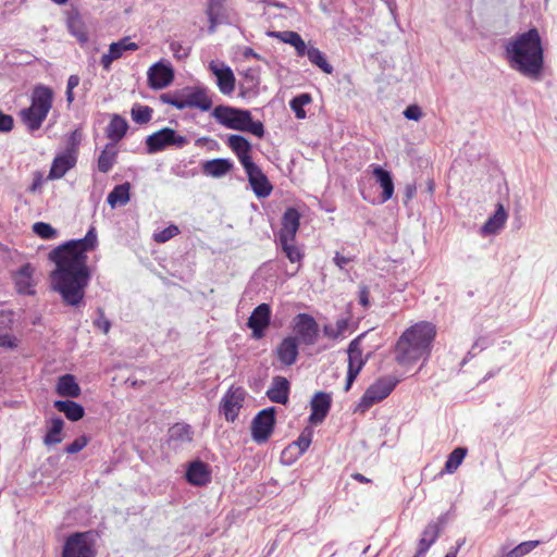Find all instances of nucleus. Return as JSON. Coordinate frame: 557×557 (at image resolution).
Returning <instances> with one entry per match:
<instances>
[{
  "instance_id": "1",
  "label": "nucleus",
  "mask_w": 557,
  "mask_h": 557,
  "mask_svg": "<svg viewBox=\"0 0 557 557\" xmlns=\"http://www.w3.org/2000/svg\"><path fill=\"white\" fill-rule=\"evenodd\" d=\"M96 245V228L90 227L84 238L70 240L49 253V259L55 263L50 273V286L59 293L65 306L78 308L84 305L85 289L91 277L86 252Z\"/></svg>"
},
{
  "instance_id": "2",
  "label": "nucleus",
  "mask_w": 557,
  "mask_h": 557,
  "mask_svg": "<svg viewBox=\"0 0 557 557\" xmlns=\"http://www.w3.org/2000/svg\"><path fill=\"white\" fill-rule=\"evenodd\" d=\"M510 66L532 81H539L544 71V48L536 28L518 35L506 49Z\"/></svg>"
},
{
  "instance_id": "3",
  "label": "nucleus",
  "mask_w": 557,
  "mask_h": 557,
  "mask_svg": "<svg viewBox=\"0 0 557 557\" xmlns=\"http://www.w3.org/2000/svg\"><path fill=\"white\" fill-rule=\"evenodd\" d=\"M435 326L430 322H419L406 330L396 343L395 360L409 366L419 359L428 358L435 337Z\"/></svg>"
},
{
  "instance_id": "4",
  "label": "nucleus",
  "mask_w": 557,
  "mask_h": 557,
  "mask_svg": "<svg viewBox=\"0 0 557 557\" xmlns=\"http://www.w3.org/2000/svg\"><path fill=\"white\" fill-rule=\"evenodd\" d=\"M212 116L226 128L249 132L259 138L264 135L263 124L252 121L248 110L220 104L213 109Z\"/></svg>"
},
{
  "instance_id": "5",
  "label": "nucleus",
  "mask_w": 557,
  "mask_h": 557,
  "mask_svg": "<svg viewBox=\"0 0 557 557\" xmlns=\"http://www.w3.org/2000/svg\"><path fill=\"white\" fill-rule=\"evenodd\" d=\"M52 90L44 85H38L32 94V104L21 111V119L30 132L40 128L52 107Z\"/></svg>"
},
{
  "instance_id": "6",
  "label": "nucleus",
  "mask_w": 557,
  "mask_h": 557,
  "mask_svg": "<svg viewBox=\"0 0 557 557\" xmlns=\"http://www.w3.org/2000/svg\"><path fill=\"white\" fill-rule=\"evenodd\" d=\"M398 382V379L394 375L379 377L366 389L357 406V410L364 412L374 404L385 399L393 392Z\"/></svg>"
},
{
  "instance_id": "7",
  "label": "nucleus",
  "mask_w": 557,
  "mask_h": 557,
  "mask_svg": "<svg viewBox=\"0 0 557 557\" xmlns=\"http://www.w3.org/2000/svg\"><path fill=\"white\" fill-rule=\"evenodd\" d=\"M62 557H96L94 534L91 532L71 534L65 540Z\"/></svg>"
},
{
  "instance_id": "8",
  "label": "nucleus",
  "mask_w": 557,
  "mask_h": 557,
  "mask_svg": "<svg viewBox=\"0 0 557 557\" xmlns=\"http://www.w3.org/2000/svg\"><path fill=\"white\" fill-rule=\"evenodd\" d=\"M189 143L186 136L177 134L173 128L164 127L146 138L147 152L152 154L164 150L169 146L183 148Z\"/></svg>"
},
{
  "instance_id": "9",
  "label": "nucleus",
  "mask_w": 557,
  "mask_h": 557,
  "mask_svg": "<svg viewBox=\"0 0 557 557\" xmlns=\"http://www.w3.org/2000/svg\"><path fill=\"white\" fill-rule=\"evenodd\" d=\"M366 336V333L360 334L355 339H352L348 346V370H347V379L345 384V392H348L362 370L363 366L367 362V358L362 357L361 349V341Z\"/></svg>"
},
{
  "instance_id": "10",
  "label": "nucleus",
  "mask_w": 557,
  "mask_h": 557,
  "mask_svg": "<svg viewBox=\"0 0 557 557\" xmlns=\"http://www.w3.org/2000/svg\"><path fill=\"white\" fill-rule=\"evenodd\" d=\"M275 424V408L269 407L257 413L251 422V436L255 442L265 443L271 436Z\"/></svg>"
},
{
  "instance_id": "11",
  "label": "nucleus",
  "mask_w": 557,
  "mask_h": 557,
  "mask_svg": "<svg viewBox=\"0 0 557 557\" xmlns=\"http://www.w3.org/2000/svg\"><path fill=\"white\" fill-rule=\"evenodd\" d=\"M294 331L296 333L298 343L306 346L313 345L319 335V325L317 321L307 313H300L296 317V322L294 326Z\"/></svg>"
},
{
  "instance_id": "12",
  "label": "nucleus",
  "mask_w": 557,
  "mask_h": 557,
  "mask_svg": "<svg viewBox=\"0 0 557 557\" xmlns=\"http://www.w3.org/2000/svg\"><path fill=\"white\" fill-rule=\"evenodd\" d=\"M210 72L215 76L216 86L221 94L231 95L235 89V75L232 69L222 61L212 60L209 63Z\"/></svg>"
},
{
  "instance_id": "13",
  "label": "nucleus",
  "mask_w": 557,
  "mask_h": 557,
  "mask_svg": "<svg viewBox=\"0 0 557 557\" xmlns=\"http://www.w3.org/2000/svg\"><path fill=\"white\" fill-rule=\"evenodd\" d=\"M245 399V391L240 387H231L223 396L220 404V411L224 414L225 419L234 422L238 417L239 410L243 407Z\"/></svg>"
},
{
  "instance_id": "14",
  "label": "nucleus",
  "mask_w": 557,
  "mask_h": 557,
  "mask_svg": "<svg viewBox=\"0 0 557 557\" xmlns=\"http://www.w3.org/2000/svg\"><path fill=\"white\" fill-rule=\"evenodd\" d=\"M249 184L259 198L268 197L272 191V185L262 170L255 163L244 166Z\"/></svg>"
},
{
  "instance_id": "15",
  "label": "nucleus",
  "mask_w": 557,
  "mask_h": 557,
  "mask_svg": "<svg viewBox=\"0 0 557 557\" xmlns=\"http://www.w3.org/2000/svg\"><path fill=\"white\" fill-rule=\"evenodd\" d=\"M271 308L268 304H260L255 308L248 319L247 325L252 331V337L260 339L270 324Z\"/></svg>"
},
{
  "instance_id": "16",
  "label": "nucleus",
  "mask_w": 557,
  "mask_h": 557,
  "mask_svg": "<svg viewBox=\"0 0 557 557\" xmlns=\"http://www.w3.org/2000/svg\"><path fill=\"white\" fill-rule=\"evenodd\" d=\"M147 76L152 89H162L172 83L174 72L170 65H166L163 62H157L150 66Z\"/></svg>"
},
{
  "instance_id": "17",
  "label": "nucleus",
  "mask_w": 557,
  "mask_h": 557,
  "mask_svg": "<svg viewBox=\"0 0 557 557\" xmlns=\"http://www.w3.org/2000/svg\"><path fill=\"white\" fill-rule=\"evenodd\" d=\"M298 339L294 336L285 337L276 347L277 360L285 367L293 366L298 358Z\"/></svg>"
},
{
  "instance_id": "18",
  "label": "nucleus",
  "mask_w": 557,
  "mask_h": 557,
  "mask_svg": "<svg viewBox=\"0 0 557 557\" xmlns=\"http://www.w3.org/2000/svg\"><path fill=\"white\" fill-rule=\"evenodd\" d=\"M184 109L197 108L201 111H209L212 107V100L208 95V90L202 87H195L186 90L184 94Z\"/></svg>"
},
{
  "instance_id": "19",
  "label": "nucleus",
  "mask_w": 557,
  "mask_h": 557,
  "mask_svg": "<svg viewBox=\"0 0 557 557\" xmlns=\"http://www.w3.org/2000/svg\"><path fill=\"white\" fill-rule=\"evenodd\" d=\"M137 49L138 45L131 41L128 37L122 38L110 45L108 53L101 57L100 63L104 70H109L112 62L121 58L125 51H135Z\"/></svg>"
},
{
  "instance_id": "20",
  "label": "nucleus",
  "mask_w": 557,
  "mask_h": 557,
  "mask_svg": "<svg viewBox=\"0 0 557 557\" xmlns=\"http://www.w3.org/2000/svg\"><path fill=\"white\" fill-rule=\"evenodd\" d=\"M300 225V213L295 208H287L282 216V227L278 238L295 240Z\"/></svg>"
},
{
  "instance_id": "21",
  "label": "nucleus",
  "mask_w": 557,
  "mask_h": 557,
  "mask_svg": "<svg viewBox=\"0 0 557 557\" xmlns=\"http://www.w3.org/2000/svg\"><path fill=\"white\" fill-rule=\"evenodd\" d=\"M331 396L323 392H319L313 396L310 404L311 414L309 417V421L312 424H319L325 419L331 408Z\"/></svg>"
},
{
  "instance_id": "22",
  "label": "nucleus",
  "mask_w": 557,
  "mask_h": 557,
  "mask_svg": "<svg viewBox=\"0 0 557 557\" xmlns=\"http://www.w3.org/2000/svg\"><path fill=\"white\" fill-rule=\"evenodd\" d=\"M186 480L195 486H203L211 481V471L207 463L196 460L189 463Z\"/></svg>"
},
{
  "instance_id": "23",
  "label": "nucleus",
  "mask_w": 557,
  "mask_h": 557,
  "mask_svg": "<svg viewBox=\"0 0 557 557\" xmlns=\"http://www.w3.org/2000/svg\"><path fill=\"white\" fill-rule=\"evenodd\" d=\"M77 156L72 152H63L57 156L49 171V180L62 178L76 164Z\"/></svg>"
},
{
  "instance_id": "24",
  "label": "nucleus",
  "mask_w": 557,
  "mask_h": 557,
  "mask_svg": "<svg viewBox=\"0 0 557 557\" xmlns=\"http://www.w3.org/2000/svg\"><path fill=\"white\" fill-rule=\"evenodd\" d=\"M227 146L237 156L243 168L253 162L250 157L251 145L244 136L230 135L227 137Z\"/></svg>"
},
{
  "instance_id": "25",
  "label": "nucleus",
  "mask_w": 557,
  "mask_h": 557,
  "mask_svg": "<svg viewBox=\"0 0 557 557\" xmlns=\"http://www.w3.org/2000/svg\"><path fill=\"white\" fill-rule=\"evenodd\" d=\"M311 441L312 431L308 429L304 430L299 435L298 440L283 450L282 458L285 459L288 457L289 459L296 460L305 451H307L311 444Z\"/></svg>"
},
{
  "instance_id": "26",
  "label": "nucleus",
  "mask_w": 557,
  "mask_h": 557,
  "mask_svg": "<svg viewBox=\"0 0 557 557\" xmlns=\"http://www.w3.org/2000/svg\"><path fill=\"white\" fill-rule=\"evenodd\" d=\"M34 267L30 263L22 265L14 276L16 289L20 294L33 295L34 290Z\"/></svg>"
},
{
  "instance_id": "27",
  "label": "nucleus",
  "mask_w": 557,
  "mask_h": 557,
  "mask_svg": "<svg viewBox=\"0 0 557 557\" xmlns=\"http://www.w3.org/2000/svg\"><path fill=\"white\" fill-rule=\"evenodd\" d=\"M289 382L284 376L273 377L270 388L267 391V396L273 403L285 405L288 401Z\"/></svg>"
},
{
  "instance_id": "28",
  "label": "nucleus",
  "mask_w": 557,
  "mask_h": 557,
  "mask_svg": "<svg viewBox=\"0 0 557 557\" xmlns=\"http://www.w3.org/2000/svg\"><path fill=\"white\" fill-rule=\"evenodd\" d=\"M201 169L206 176L219 178L225 176L233 169V162L222 158L212 159L205 161Z\"/></svg>"
},
{
  "instance_id": "29",
  "label": "nucleus",
  "mask_w": 557,
  "mask_h": 557,
  "mask_svg": "<svg viewBox=\"0 0 557 557\" xmlns=\"http://www.w3.org/2000/svg\"><path fill=\"white\" fill-rule=\"evenodd\" d=\"M55 392L61 397L76 398L82 389L73 374H64L58 379Z\"/></svg>"
},
{
  "instance_id": "30",
  "label": "nucleus",
  "mask_w": 557,
  "mask_h": 557,
  "mask_svg": "<svg viewBox=\"0 0 557 557\" xmlns=\"http://www.w3.org/2000/svg\"><path fill=\"white\" fill-rule=\"evenodd\" d=\"M440 535V527L434 523H429L421 534L418 544V550L413 557H423L429 548L435 543Z\"/></svg>"
},
{
  "instance_id": "31",
  "label": "nucleus",
  "mask_w": 557,
  "mask_h": 557,
  "mask_svg": "<svg viewBox=\"0 0 557 557\" xmlns=\"http://www.w3.org/2000/svg\"><path fill=\"white\" fill-rule=\"evenodd\" d=\"M373 175L383 189L382 201L385 202L389 200L394 194V183L392 174L387 170H384L382 166L374 165Z\"/></svg>"
},
{
  "instance_id": "32",
  "label": "nucleus",
  "mask_w": 557,
  "mask_h": 557,
  "mask_svg": "<svg viewBox=\"0 0 557 557\" xmlns=\"http://www.w3.org/2000/svg\"><path fill=\"white\" fill-rule=\"evenodd\" d=\"M53 407L65 414L70 421H78L85 414V409L78 403L73 400H55Z\"/></svg>"
},
{
  "instance_id": "33",
  "label": "nucleus",
  "mask_w": 557,
  "mask_h": 557,
  "mask_svg": "<svg viewBox=\"0 0 557 557\" xmlns=\"http://www.w3.org/2000/svg\"><path fill=\"white\" fill-rule=\"evenodd\" d=\"M117 158V148L114 143H109L106 145L103 150L100 152L97 168L101 173H108L112 170L113 165L116 163Z\"/></svg>"
},
{
  "instance_id": "34",
  "label": "nucleus",
  "mask_w": 557,
  "mask_h": 557,
  "mask_svg": "<svg viewBox=\"0 0 557 557\" xmlns=\"http://www.w3.org/2000/svg\"><path fill=\"white\" fill-rule=\"evenodd\" d=\"M271 36L276 37L283 42L293 46L298 57H304L306 54L308 47L298 33L292 30L274 32L271 34Z\"/></svg>"
},
{
  "instance_id": "35",
  "label": "nucleus",
  "mask_w": 557,
  "mask_h": 557,
  "mask_svg": "<svg viewBox=\"0 0 557 557\" xmlns=\"http://www.w3.org/2000/svg\"><path fill=\"white\" fill-rule=\"evenodd\" d=\"M209 20V33L215 32L216 25L222 22V17L225 15L223 0H208L206 10Z\"/></svg>"
},
{
  "instance_id": "36",
  "label": "nucleus",
  "mask_w": 557,
  "mask_h": 557,
  "mask_svg": "<svg viewBox=\"0 0 557 557\" xmlns=\"http://www.w3.org/2000/svg\"><path fill=\"white\" fill-rule=\"evenodd\" d=\"M129 183L116 185L108 195L107 201L111 208L125 206L129 201Z\"/></svg>"
},
{
  "instance_id": "37",
  "label": "nucleus",
  "mask_w": 557,
  "mask_h": 557,
  "mask_svg": "<svg viewBox=\"0 0 557 557\" xmlns=\"http://www.w3.org/2000/svg\"><path fill=\"white\" fill-rule=\"evenodd\" d=\"M127 128L128 124L125 119L120 115H113L107 127V136L111 139V143L116 145V143L124 137Z\"/></svg>"
},
{
  "instance_id": "38",
  "label": "nucleus",
  "mask_w": 557,
  "mask_h": 557,
  "mask_svg": "<svg viewBox=\"0 0 557 557\" xmlns=\"http://www.w3.org/2000/svg\"><path fill=\"white\" fill-rule=\"evenodd\" d=\"M259 76L251 70L247 71L239 83L240 96L244 98L258 95Z\"/></svg>"
},
{
  "instance_id": "39",
  "label": "nucleus",
  "mask_w": 557,
  "mask_h": 557,
  "mask_svg": "<svg viewBox=\"0 0 557 557\" xmlns=\"http://www.w3.org/2000/svg\"><path fill=\"white\" fill-rule=\"evenodd\" d=\"M64 426V421L60 417H54L50 421V426L44 437V443L47 446L55 445L62 442L61 433Z\"/></svg>"
},
{
  "instance_id": "40",
  "label": "nucleus",
  "mask_w": 557,
  "mask_h": 557,
  "mask_svg": "<svg viewBox=\"0 0 557 557\" xmlns=\"http://www.w3.org/2000/svg\"><path fill=\"white\" fill-rule=\"evenodd\" d=\"M309 61L321 69L324 73L331 74L333 66L326 61L324 54L315 47H309L306 50V54Z\"/></svg>"
},
{
  "instance_id": "41",
  "label": "nucleus",
  "mask_w": 557,
  "mask_h": 557,
  "mask_svg": "<svg viewBox=\"0 0 557 557\" xmlns=\"http://www.w3.org/2000/svg\"><path fill=\"white\" fill-rule=\"evenodd\" d=\"M348 330V319L341 318L333 324H325L323 327V333L326 337L331 339H338L345 336L346 331Z\"/></svg>"
},
{
  "instance_id": "42",
  "label": "nucleus",
  "mask_w": 557,
  "mask_h": 557,
  "mask_svg": "<svg viewBox=\"0 0 557 557\" xmlns=\"http://www.w3.org/2000/svg\"><path fill=\"white\" fill-rule=\"evenodd\" d=\"M467 449L463 447L455 448L448 456L444 471L447 473H454L458 467L461 465L463 458L466 457Z\"/></svg>"
},
{
  "instance_id": "43",
  "label": "nucleus",
  "mask_w": 557,
  "mask_h": 557,
  "mask_svg": "<svg viewBox=\"0 0 557 557\" xmlns=\"http://www.w3.org/2000/svg\"><path fill=\"white\" fill-rule=\"evenodd\" d=\"M508 214L503 205L498 203L493 216L490 218V234L502 230L507 221Z\"/></svg>"
},
{
  "instance_id": "44",
  "label": "nucleus",
  "mask_w": 557,
  "mask_h": 557,
  "mask_svg": "<svg viewBox=\"0 0 557 557\" xmlns=\"http://www.w3.org/2000/svg\"><path fill=\"white\" fill-rule=\"evenodd\" d=\"M169 432L171 440L181 442H190L193 440V431L188 424L176 423Z\"/></svg>"
},
{
  "instance_id": "45",
  "label": "nucleus",
  "mask_w": 557,
  "mask_h": 557,
  "mask_svg": "<svg viewBox=\"0 0 557 557\" xmlns=\"http://www.w3.org/2000/svg\"><path fill=\"white\" fill-rule=\"evenodd\" d=\"M311 102V96L309 94H301L296 97H294L290 102V109L294 111L297 119H305L306 117V111L304 110V107Z\"/></svg>"
},
{
  "instance_id": "46",
  "label": "nucleus",
  "mask_w": 557,
  "mask_h": 557,
  "mask_svg": "<svg viewBox=\"0 0 557 557\" xmlns=\"http://www.w3.org/2000/svg\"><path fill=\"white\" fill-rule=\"evenodd\" d=\"M294 242L295 240H284V238H278L282 250L292 263L300 262L302 259V253Z\"/></svg>"
},
{
  "instance_id": "47",
  "label": "nucleus",
  "mask_w": 557,
  "mask_h": 557,
  "mask_svg": "<svg viewBox=\"0 0 557 557\" xmlns=\"http://www.w3.org/2000/svg\"><path fill=\"white\" fill-rule=\"evenodd\" d=\"M152 112V109L148 106H134L132 108V119L138 124H145L151 120Z\"/></svg>"
},
{
  "instance_id": "48",
  "label": "nucleus",
  "mask_w": 557,
  "mask_h": 557,
  "mask_svg": "<svg viewBox=\"0 0 557 557\" xmlns=\"http://www.w3.org/2000/svg\"><path fill=\"white\" fill-rule=\"evenodd\" d=\"M180 234L178 226L171 224L162 231L154 232L152 238L156 243L164 244Z\"/></svg>"
},
{
  "instance_id": "49",
  "label": "nucleus",
  "mask_w": 557,
  "mask_h": 557,
  "mask_svg": "<svg viewBox=\"0 0 557 557\" xmlns=\"http://www.w3.org/2000/svg\"><path fill=\"white\" fill-rule=\"evenodd\" d=\"M539 544V541L522 542L508 553V557H523L537 547Z\"/></svg>"
},
{
  "instance_id": "50",
  "label": "nucleus",
  "mask_w": 557,
  "mask_h": 557,
  "mask_svg": "<svg viewBox=\"0 0 557 557\" xmlns=\"http://www.w3.org/2000/svg\"><path fill=\"white\" fill-rule=\"evenodd\" d=\"M33 231L44 239H51L57 235V231L50 224L45 222H36L33 225Z\"/></svg>"
},
{
  "instance_id": "51",
  "label": "nucleus",
  "mask_w": 557,
  "mask_h": 557,
  "mask_svg": "<svg viewBox=\"0 0 557 557\" xmlns=\"http://www.w3.org/2000/svg\"><path fill=\"white\" fill-rule=\"evenodd\" d=\"M82 132L79 129L73 131L66 141V150L65 152H72L77 156V148L82 141Z\"/></svg>"
},
{
  "instance_id": "52",
  "label": "nucleus",
  "mask_w": 557,
  "mask_h": 557,
  "mask_svg": "<svg viewBox=\"0 0 557 557\" xmlns=\"http://www.w3.org/2000/svg\"><path fill=\"white\" fill-rule=\"evenodd\" d=\"M89 443V438L86 435H82L74 440L71 444L65 447V453L67 454H76L84 449Z\"/></svg>"
},
{
  "instance_id": "53",
  "label": "nucleus",
  "mask_w": 557,
  "mask_h": 557,
  "mask_svg": "<svg viewBox=\"0 0 557 557\" xmlns=\"http://www.w3.org/2000/svg\"><path fill=\"white\" fill-rule=\"evenodd\" d=\"M160 100L163 102V103H166V104H171L173 106L174 108L178 109V110H183L184 107L181 106V104H184V95L183 96H180V95H173V94H162L160 96Z\"/></svg>"
},
{
  "instance_id": "54",
  "label": "nucleus",
  "mask_w": 557,
  "mask_h": 557,
  "mask_svg": "<svg viewBox=\"0 0 557 557\" xmlns=\"http://www.w3.org/2000/svg\"><path fill=\"white\" fill-rule=\"evenodd\" d=\"M170 49L173 52L174 57L178 60H183L189 55L190 47L183 46L178 41H172L170 44Z\"/></svg>"
},
{
  "instance_id": "55",
  "label": "nucleus",
  "mask_w": 557,
  "mask_h": 557,
  "mask_svg": "<svg viewBox=\"0 0 557 557\" xmlns=\"http://www.w3.org/2000/svg\"><path fill=\"white\" fill-rule=\"evenodd\" d=\"M404 116L411 121H419L422 117V110L418 104L408 106L404 112Z\"/></svg>"
},
{
  "instance_id": "56",
  "label": "nucleus",
  "mask_w": 557,
  "mask_h": 557,
  "mask_svg": "<svg viewBox=\"0 0 557 557\" xmlns=\"http://www.w3.org/2000/svg\"><path fill=\"white\" fill-rule=\"evenodd\" d=\"M99 318L94 322L95 326L108 334L111 327V322L104 317L101 309H98Z\"/></svg>"
},
{
  "instance_id": "57",
  "label": "nucleus",
  "mask_w": 557,
  "mask_h": 557,
  "mask_svg": "<svg viewBox=\"0 0 557 557\" xmlns=\"http://www.w3.org/2000/svg\"><path fill=\"white\" fill-rule=\"evenodd\" d=\"M13 117L9 114H4L0 111V132L8 133L13 128Z\"/></svg>"
},
{
  "instance_id": "58",
  "label": "nucleus",
  "mask_w": 557,
  "mask_h": 557,
  "mask_svg": "<svg viewBox=\"0 0 557 557\" xmlns=\"http://www.w3.org/2000/svg\"><path fill=\"white\" fill-rule=\"evenodd\" d=\"M17 346L16 338L10 334L0 335V347L15 348Z\"/></svg>"
},
{
  "instance_id": "59",
  "label": "nucleus",
  "mask_w": 557,
  "mask_h": 557,
  "mask_svg": "<svg viewBox=\"0 0 557 557\" xmlns=\"http://www.w3.org/2000/svg\"><path fill=\"white\" fill-rule=\"evenodd\" d=\"M359 302L363 306V307H368L369 306V290L367 287H363L361 290H360V294H359Z\"/></svg>"
},
{
  "instance_id": "60",
  "label": "nucleus",
  "mask_w": 557,
  "mask_h": 557,
  "mask_svg": "<svg viewBox=\"0 0 557 557\" xmlns=\"http://www.w3.org/2000/svg\"><path fill=\"white\" fill-rule=\"evenodd\" d=\"M79 84V77L77 75H71L67 79V89H74Z\"/></svg>"
},
{
  "instance_id": "61",
  "label": "nucleus",
  "mask_w": 557,
  "mask_h": 557,
  "mask_svg": "<svg viewBox=\"0 0 557 557\" xmlns=\"http://www.w3.org/2000/svg\"><path fill=\"white\" fill-rule=\"evenodd\" d=\"M334 261L339 268L343 269L346 264H348L349 259L337 253L334 258Z\"/></svg>"
},
{
  "instance_id": "62",
  "label": "nucleus",
  "mask_w": 557,
  "mask_h": 557,
  "mask_svg": "<svg viewBox=\"0 0 557 557\" xmlns=\"http://www.w3.org/2000/svg\"><path fill=\"white\" fill-rule=\"evenodd\" d=\"M41 184H42L41 176H40V175H38V176L34 180V182H33L32 186L29 187L30 191H36V190L41 186Z\"/></svg>"
},
{
  "instance_id": "63",
  "label": "nucleus",
  "mask_w": 557,
  "mask_h": 557,
  "mask_svg": "<svg viewBox=\"0 0 557 557\" xmlns=\"http://www.w3.org/2000/svg\"><path fill=\"white\" fill-rule=\"evenodd\" d=\"M448 519H449V512H446L437 519V522H433V523L437 524L441 528L442 525H444L447 522Z\"/></svg>"
},
{
  "instance_id": "64",
  "label": "nucleus",
  "mask_w": 557,
  "mask_h": 557,
  "mask_svg": "<svg viewBox=\"0 0 557 557\" xmlns=\"http://www.w3.org/2000/svg\"><path fill=\"white\" fill-rule=\"evenodd\" d=\"M66 100L69 103L73 102L74 101V92H73V89H67L66 88Z\"/></svg>"
}]
</instances>
